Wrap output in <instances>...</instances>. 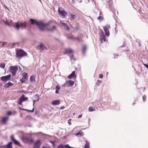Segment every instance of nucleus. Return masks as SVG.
<instances>
[{
  "mask_svg": "<svg viewBox=\"0 0 148 148\" xmlns=\"http://www.w3.org/2000/svg\"><path fill=\"white\" fill-rule=\"evenodd\" d=\"M74 84V82L71 80L66 81L65 83L66 87H69L73 86Z\"/></svg>",
  "mask_w": 148,
  "mask_h": 148,
  "instance_id": "6e6552de",
  "label": "nucleus"
},
{
  "mask_svg": "<svg viewBox=\"0 0 148 148\" xmlns=\"http://www.w3.org/2000/svg\"><path fill=\"white\" fill-rule=\"evenodd\" d=\"M58 13L63 18L67 16V13L64 9L60 8H58Z\"/></svg>",
  "mask_w": 148,
  "mask_h": 148,
  "instance_id": "39448f33",
  "label": "nucleus"
},
{
  "mask_svg": "<svg viewBox=\"0 0 148 148\" xmlns=\"http://www.w3.org/2000/svg\"><path fill=\"white\" fill-rule=\"evenodd\" d=\"M10 138L11 139V140H12V141H13L15 140L14 136H11Z\"/></svg>",
  "mask_w": 148,
  "mask_h": 148,
  "instance_id": "4c0bfd02",
  "label": "nucleus"
},
{
  "mask_svg": "<svg viewBox=\"0 0 148 148\" xmlns=\"http://www.w3.org/2000/svg\"><path fill=\"white\" fill-rule=\"evenodd\" d=\"M7 114L8 115H10L12 114V113L10 112H7Z\"/></svg>",
  "mask_w": 148,
  "mask_h": 148,
  "instance_id": "a18cd8bd",
  "label": "nucleus"
},
{
  "mask_svg": "<svg viewBox=\"0 0 148 148\" xmlns=\"http://www.w3.org/2000/svg\"><path fill=\"white\" fill-rule=\"evenodd\" d=\"M42 148H47V147H43Z\"/></svg>",
  "mask_w": 148,
  "mask_h": 148,
  "instance_id": "13d9d810",
  "label": "nucleus"
},
{
  "mask_svg": "<svg viewBox=\"0 0 148 148\" xmlns=\"http://www.w3.org/2000/svg\"><path fill=\"white\" fill-rule=\"evenodd\" d=\"M71 119H70L68 121V123L69 125H71Z\"/></svg>",
  "mask_w": 148,
  "mask_h": 148,
  "instance_id": "79ce46f5",
  "label": "nucleus"
},
{
  "mask_svg": "<svg viewBox=\"0 0 148 148\" xmlns=\"http://www.w3.org/2000/svg\"><path fill=\"white\" fill-rule=\"evenodd\" d=\"M99 77L100 78H102L103 77V75L101 74H100L99 75Z\"/></svg>",
  "mask_w": 148,
  "mask_h": 148,
  "instance_id": "49530a36",
  "label": "nucleus"
},
{
  "mask_svg": "<svg viewBox=\"0 0 148 148\" xmlns=\"http://www.w3.org/2000/svg\"><path fill=\"white\" fill-rule=\"evenodd\" d=\"M60 87L59 86V85H57L56 87L55 88V89L56 90H58L60 89Z\"/></svg>",
  "mask_w": 148,
  "mask_h": 148,
  "instance_id": "72a5a7b5",
  "label": "nucleus"
},
{
  "mask_svg": "<svg viewBox=\"0 0 148 148\" xmlns=\"http://www.w3.org/2000/svg\"><path fill=\"white\" fill-rule=\"evenodd\" d=\"M35 101H35V100H34V101H33V106H34V103H35Z\"/></svg>",
  "mask_w": 148,
  "mask_h": 148,
  "instance_id": "6e6d98bb",
  "label": "nucleus"
},
{
  "mask_svg": "<svg viewBox=\"0 0 148 148\" xmlns=\"http://www.w3.org/2000/svg\"><path fill=\"white\" fill-rule=\"evenodd\" d=\"M11 76V75L10 74L4 76H3L1 77V79L3 81H6L10 79Z\"/></svg>",
  "mask_w": 148,
  "mask_h": 148,
  "instance_id": "1a4fd4ad",
  "label": "nucleus"
},
{
  "mask_svg": "<svg viewBox=\"0 0 148 148\" xmlns=\"http://www.w3.org/2000/svg\"><path fill=\"white\" fill-rule=\"evenodd\" d=\"M50 142L52 144L53 146H55V142L54 141H50Z\"/></svg>",
  "mask_w": 148,
  "mask_h": 148,
  "instance_id": "37998d69",
  "label": "nucleus"
},
{
  "mask_svg": "<svg viewBox=\"0 0 148 148\" xmlns=\"http://www.w3.org/2000/svg\"><path fill=\"white\" fill-rule=\"evenodd\" d=\"M27 73H23L22 74L23 78L24 79H26L27 77Z\"/></svg>",
  "mask_w": 148,
  "mask_h": 148,
  "instance_id": "393cba45",
  "label": "nucleus"
},
{
  "mask_svg": "<svg viewBox=\"0 0 148 148\" xmlns=\"http://www.w3.org/2000/svg\"><path fill=\"white\" fill-rule=\"evenodd\" d=\"M103 28L106 35L107 36H108L109 35V29L110 28V25H107L105 26H103Z\"/></svg>",
  "mask_w": 148,
  "mask_h": 148,
  "instance_id": "0eeeda50",
  "label": "nucleus"
},
{
  "mask_svg": "<svg viewBox=\"0 0 148 148\" xmlns=\"http://www.w3.org/2000/svg\"><path fill=\"white\" fill-rule=\"evenodd\" d=\"M2 43L1 47H3L5 46L7 47V42H1Z\"/></svg>",
  "mask_w": 148,
  "mask_h": 148,
  "instance_id": "bb28decb",
  "label": "nucleus"
},
{
  "mask_svg": "<svg viewBox=\"0 0 148 148\" xmlns=\"http://www.w3.org/2000/svg\"><path fill=\"white\" fill-rule=\"evenodd\" d=\"M25 79H24L23 78L21 79H20V81L22 83H23V82H25Z\"/></svg>",
  "mask_w": 148,
  "mask_h": 148,
  "instance_id": "e433bc0d",
  "label": "nucleus"
},
{
  "mask_svg": "<svg viewBox=\"0 0 148 148\" xmlns=\"http://www.w3.org/2000/svg\"><path fill=\"white\" fill-rule=\"evenodd\" d=\"M86 49V46L85 45H83V48L82 50V52L83 54H85Z\"/></svg>",
  "mask_w": 148,
  "mask_h": 148,
  "instance_id": "a211bd4d",
  "label": "nucleus"
},
{
  "mask_svg": "<svg viewBox=\"0 0 148 148\" xmlns=\"http://www.w3.org/2000/svg\"><path fill=\"white\" fill-rule=\"evenodd\" d=\"M82 116V114H80L78 117V118H81Z\"/></svg>",
  "mask_w": 148,
  "mask_h": 148,
  "instance_id": "603ef678",
  "label": "nucleus"
},
{
  "mask_svg": "<svg viewBox=\"0 0 148 148\" xmlns=\"http://www.w3.org/2000/svg\"><path fill=\"white\" fill-rule=\"evenodd\" d=\"M58 93H59V92L58 91V90H56L55 91V93H56V94H58Z\"/></svg>",
  "mask_w": 148,
  "mask_h": 148,
  "instance_id": "5fc2aeb1",
  "label": "nucleus"
},
{
  "mask_svg": "<svg viewBox=\"0 0 148 148\" xmlns=\"http://www.w3.org/2000/svg\"><path fill=\"white\" fill-rule=\"evenodd\" d=\"M26 23L25 22L24 23L19 22H16L15 23L14 25V27L17 30H18L20 27L21 28L26 27Z\"/></svg>",
  "mask_w": 148,
  "mask_h": 148,
  "instance_id": "f03ea898",
  "label": "nucleus"
},
{
  "mask_svg": "<svg viewBox=\"0 0 148 148\" xmlns=\"http://www.w3.org/2000/svg\"><path fill=\"white\" fill-rule=\"evenodd\" d=\"M22 110H23L26 111H27L29 112H33L34 111V108H33V109L32 110H27V109H22Z\"/></svg>",
  "mask_w": 148,
  "mask_h": 148,
  "instance_id": "c756f323",
  "label": "nucleus"
},
{
  "mask_svg": "<svg viewBox=\"0 0 148 148\" xmlns=\"http://www.w3.org/2000/svg\"><path fill=\"white\" fill-rule=\"evenodd\" d=\"M101 31H102V32L103 33V31L102 30H101Z\"/></svg>",
  "mask_w": 148,
  "mask_h": 148,
  "instance_id": "bf43d9fd",
  "label": "nucleus"
},
{
  "mask_svg": "<svg viewBox=\"0 0 148 148\" xmlns=\"http://www.w3.org/2000/svg\"><path fill=\"white\" fill-rule=\"evenodd\" d=\"M30 21L31 22V25H36V26L41 31L43 30L44 28L49 25L48 23H45L41 21L38 22L36 20L32 18H30Z\"/></svg>",
  "mask_w": 148,
  "mask_h": 148,
  "instance_id": "f257e3e1",
  "label": "nucleus"
},
{
  "mask_svg": "<svg viewBox=\"0 0 148 148\" xmlns=\"http://www.w3.org/2000/svg\"><path fill=\"white\" fill-rule=\"evenodd\" d=\"M101 82V81H99V80H97V85L99 86Z\"/></svg>",
  "mask_w": 148,
  "mask_h": 148,
  "instance_id": "58836bf2",
  "label": "nucleus"
},
{
  "mask_svg": "<svg viewBox=\"0 0 148 148\" xmlns=\"http://www.w3.org/2000/svg\"><path fill=\"white\" fill-rule=\"evenodd\" d=\"M38 47L42 50H47V48L43 44L41 43Z\"/></svg>",
  "mask_w": 148,
  "mask_h": 148,
  "instance_id": "9b49d317",
  "label": "nucleus"
},
{
  "mask_svg": "<svg viewBox=\"0 0 148 148\" xmlns=\"http://www.w3.org/2000/svg\"><path fill=\"white\" fill-rule=\"evenodd\" d=\"M62 87H66V85L65 84V83H64L63 85L62 86Z\"/></svg>",
  "mask_w": 148,
  "mask_h": 148,
  "instance_id": "3c124183",
  "label": "nucleus"
},
{
  "mask_svg": "<svg viewBox=\"0 0 148 148\" xmlns=\"http://www.w3.org/2000/svg\"><path fill=\"white\" fill-rule=\"evenodd\" d=\"M60 103V101L59 100L53 101L52 102L51 104L53 105H58Z\"/></svg>",
  "mask_w": 148,
  "mask_h": 148,
  "instance_id": "4468645a",
  "label": "nucleus"
},
{
  "mask_svg": "<svg viewBox=\"0 0 148 148\" xmlns=\"http://www.w3.org/2000/svg\"><path fill=\"white\" fill-rule=\"evenodd\" d=\"M18 69V68L16 66H11L10 67V71L14 76L16 74Z\"/></svg>",
  "mask_w": 148,
  "mask_h": 148,
  "instance_id": "20e7f679",
  "label": "nucleus"
},
{
  "mask_svg": "<svg viewBox=\"0 0 148 148\" xmlns=\"http://www.w3.org/2000/svg\"><path fill=\"white\" fill-rule=\"evenodd\" d=\"M34 98L36 101H38L39 100V97L37 95H35L34 96Z\"/></svg>",
  "mask_w": 148,
  "mask_h": 148,
  "instance_id": "a878e982",
  "label": "nucleus"
},
{
  "mask_svg": "<svg viewBox=\"0 0 148 148\" xmlns=\"http://www.w3.org/2000/svg\"><path fill=\"white\" fill-rule=\"evenodd\" d=\"M12 142H10L7 145L6 147V148H12Z\"/></svg>",
  "mask_w": 148,
  "mask_h": 148,
  "instance_id": "5701e85b",
  "label": "nucleus"
},
{
  "mask_svg": "<svg viewBox=\"0 0 148 148\" xmlns=\"http://www.w3.org/2000/svg\"><path fill=\"white\" fill-rule=\"evenodd\" d=\"M143 100L144 101H145V96H143Z\"/></svg>",
  "mask_w": 148,
  "mask_h": 148,
  "instance_id": "8fccbe9b",
  "label": "nucleus"
},
{
  "mask_svg": "<svg viewBox=\"0 0 148 148\" xmlns=\"http://www.w3.org/2000/svg\"><path fill=\"white\" fill-rule=\"evenodd\" d=\"M35 77L34 75H32L30 78V80L32 82H34L35 81Z\"/></svg>",
  "mask_w": 148,
  "mask_h": 148,
  "instance_id": "aec40b11",
  "label": "nucleus"
},
{
  "mask_svg": "<svg viewBox=\"0 0 148 148\" xmlns=\"http://www.w3.org/2000/svg\"><path fill=\"white\" fill-rule=\"evenodd\" d=\"M88 110L89 111L92 112L95 110V109H93L92 107H90L88 108Z\"/></svg>",
  "mask_w": 148,
  "mask_h": 148,
  "instance_id": "2f4dec72",
  "label": "nucleus"
},
{
  "mask_svg": "<svg viewBox=\"0 0 148 148\" xmlns=\"http://www.w3.org/2000/svg\"><path fill=\"white\" fill-rule=\"evenodd\" d=\"M64 108H65L64 107L62 106L61 107V108H60V109L61 110H62V109H64Z\"/></svg>",
  "mask_w": 148,
  "mask_h": 148,
  "instance_id": "864d4df0",
  "label": "nucleus"
},
{
  "mask_svg": "<svg viewBox=\"0 0 148 148\" xmlns=\"http://www.w3.org/2000/svg\"><path fill=\"white\" fill-rule=\"evenodd\" d=\"M70 59L71 60H75L74 58V57L73 55H72L70 57Z\"/></svg>",
  "mask_w": 148,
  "mask_h": 148,
  "instance_id": "ea45409f",
  "label": "nucleus"
},
{
  "mask_svg": "<svg viewBox=\"0 0 148 148\" xmlns=\"http://www.w3.org/2000/svg\"><path fill=\"white\" fill-rule=\"evenodd\" d=\"M73 52V50L70 49H66L65 51V53H72Z\"/></svg>",
  "mask_w": 148,
  "mask_h": 148,
  "instance_id": "6ab92c4d",
  "label": "nucleus"
},
{
  "mask_svg": "<svg viewBox=\"0 0 148 148\" xmlns=\"http://www.w3.org/2000/svg\"><path fill=\"white\" fill-rule=\"evenodd\" d=\"M13 142H14V143L16 145H20L19 142L18 141L16 140L15 139Z\"/></svg>",
  "mask_w": 148,
  "mask_h": 148,
  "instance_id": "7c9ffc66",
  "label": "nucleus"
},
{
  "mask_svg": "<svg viewBox=\"0 0 148 148\" xmlns=\"http://www.w3.org/2000/svg\"><path fill=\"white\" fill-rule=\"evenodd\" d=\"M28 99V97H24V95H23L19 98V100H21L23 102L27 100Z\"/></svg>",
  "mask_w": 148,
  "mask_h": 148,
  "instance_id": "dca6fc26",
  "label": "nucleus"
},
{
  "mask_svg": "<svg viewBox=\"0 0 148 148\" xmlns=\"http://www.w3.org/2000/svg\"><path fill=\"white\" fill-rule=\"evenodd\" d=\"M144 65L147 68V69H148V64H144Z\"/></svg>",
  "mask_w": 148,
  "mask_h": 148,
  "instance_id": "de8ad7c7",
  "label": "nucleus"
},
{
  "mask_svg": "<svg viewBox=\"0 0 148 148\" xmlns=\"http://www.w3.org/2000/svg\"><path fill=\"white\" fill-rule=\"evenodd\" d=\"M63 26H64L65 29H66L67 30H68L69 29L68 26L66 24L64 25H63Z\"/></svg>",
  "mask_w": 148,
  "mask_h": 148,
  "instance_id": "473e14b6",
  "label": "nucleus"
},
{
  "mask_svg": "<svg viewBox=\"0 0 148 148\" xmlns=\"http://www.w3.org/2000/svg\"><path fill=\"white\" fill-rule=\"evenodd\" d=\"M68 38L69 39H77L79 42L81 41H82L81 39L80 38H75L73 36H69L68 37Z\"/></svg>",
  "mask_w": 148,
  "mask_h": 148,
  "instance_id": "2eb2a0df",
  "label": "nucleus"
},
{
  "mask_svg": "<svg viewBox=\"0 0 148 148\" xmlns=\"http://www.w3.org/2000/svg\"><path fill=\"white\" fill-rule=\"evenodd\" d=\"M8 119V118L7 117H5L2 119V122L3 123H5Z\"/></svg>",
  "mask_w": 148,
  "mask_h": 148,
  "instance_id": "412c9836",
  "label": "nucleus"
},
{
  "mask_svg": "<svg viewBox=\"0 0 148 148\" xmlns=\"http://www.w3.org/2000/svg\"><path fill=\"white\" fill-rule=\"evenodd\" d=\"M22 139L23 141L25 143H31L33 142V140L30 137L23 136L22 137Z\"/></svg>",
  "mask_w": 148,
  "mask_h": 148,
  "instance_id": "423d86ee",
  "label": "nucleus"
},
{
  "mask_svg": "<svg viewBox=\"0 0 148 148\" xmlns=\"http://www.w3.org/2000/svg\"><path fill=\"white\" fill-rule=\"evenodd\" d=\"M76 75L75 71L72 72V73L68 76V77L70 79H72L73 78H75Z\"/></svg>",
  "mask_w": 148,
  "mask_h": 148,
  "instance_id": "f8f14e48",
  "label": "nucleus"
},
{
  "mask_svg": "<svg viewBox=\"0 0 148 148\" xmlns=\"http://www.w3.org/2000/svg\"><path fill=\"white\" fill-rule=\"evenodd\" d=\"M12 21H11L10 22V23H8V22H5V23L7 25H12Z\"/></svg>",
  "mask_w": 148,
  "mask_h": 148,
  "instance_id": "f704fd0d",
  "label": "nucleus"
},
{
  "mask_svg": "<svg viewBox=\"0 0 148 148\" xmlns=\"http://www.w3.org/2000/svg\"><path fill=\"white\" fill-rule=\"evenodd\" d=\"M89 147L88 145H85L84 147V148H89Z\"/></svg>",
  "mask_w": 148,
  "mask_h": 148,
  "instance_id": "09e8293b",
  "label": "nucleus"
},
{
  "mask_svg": "<svg viewBox=\"0 0 148 148\" xmlns=\"http://www.w3.org/2000/svg\"><path fill=\"white\" fill-rule=\"evenodd\" d=\"M5 64L4 63H0V68L4 69L5 67Z\"/></svg>",
  "mask_w": 148,
  "mask_h": 148,
  "instance_id": "c85d7f7f",
  "label": "nucleus"
},
{
  "mask_svg": "<svg viewBox=\"0 0 148 148\" xmlns=\"http://www.w3.org/2000/svg\"><path fill=\"white\" fill-rule=\"evenodd\" d=\"M106 38L105 36L103 35V36L102 37H101L100 38V40L101 42L103 43V42H105V41H106V38Z\"/></svg>",
  "mask_w": 148,
  "mask_h": 148,
  "instance_id": "f3484780",
  "label": "nucleus"
},
{
  "mask_svg": "<svg viewBox=\"0 0 148 148\" xmlns=\"http://www.w3.org/2000/svg\"><path fill=\"white\" fill-rule=\"evenodd\" d=\"M79 135H80L81 136H83L84 134L83 132L79 131L78 133L76 134V135L77 136Z\"/></svg>",
  "mask_w": 148,
  "mask_h": 148,
  "instance_id": "cd10ccee",
  "label": "nucleus"
},
{
  "mask_svg": "<svg viewBox=\"0 0 148 148\" xmlns=\"http://www.w3.org/2000/svg\"><path fill=\"white\" fill-rule=\"evenodd\" d=\"M60 24L62 26L64 25L65 24V23H63L62 21H60Z\"/></svg>",
  "mask_w": 148,
  "mask_h": 148,
  "instance_id": "a19ab883",
  "label": "nucleus"
},
{
  "mask_svg": "<svg viewBox=\"0 0 148 148\" xmlns=\"http://www.w3.org/2000/svg\"><path fill=\"white\" fill-rule=\"evenodd\" d=\"M6 87L7 88H8L11 86L13 85V84L11 82H9L7 84H5Z\"/></svg>",
  "mask_w": 148,
  "mask_h": 148,
  "instance_id": "b1692460",
  "label": "nucleus"
},
{
  "mask_svg": "<svg viewBox=\"0 0 148 148\" xmlns=\"http://www.w3.org/2000/svg\"><path fill=\"white\" fill-rule=\"evenodd\" d=\"M5 147V146H2L1 147Z\"/></svg>",
  "mask_w": 148,
  "mask_h": 148,
  "instance_id": "4d7b16f0",
  "label": "nucleus"
},
{
  "mask_svg": "<svg viewBox=\"0 0 148 148\" xmlns=\"http://www.w3.org/2000/svg\"><path fill=\"white\" fill-rule=\"evenodd\" d=\"M40 141L38 140L34 143L33 148H40Z\"/></svg>",
  "mask_w": 148,
  "mask_h": 148,
  "instance_id": "9d476101",
  "label": "nucleus"
},
{
  "mask_svg": "<svg viewBox=\"0 0 148 148\" xmlns=\"http://www.w3.org/2000/svg\"><path fill=\"white\" fill-rule=\"evenodd\" d=\"M16 57L18 58H19L20 57H23L24 56H26L27 53L23 50L21 49H17L16 50Z\"/></svg>",
  "mask_w": 148,
  "mask_h": 148,
  "instance_id": "7ed1b4c3",
  "label": "nucleus"
},
{
  "mask_svg": "<svg viewBox=\"0 0 148 148\" xmlns=\"http://www.w3.org/2000/svg\"><path fill=\"white\" fill-rule=\"evenodd\" d=\"M56 29V27L55 26H53L52 27L48 29V30L49 31L52 32L54 31Z\"/></svg>",
  "mask_w": 148,
  "mask_h": 148,
  "instance_id": "4be33fe9",
  "label": "nucleus"
},
{
  "mask_svg": "<svg viewBox=\"0 0 148 148\" xmlns=\"http://www.w3.org/2000/svg\"><path fill=\"white\" fill-rule=\"evenodd\" d=\"M19 101L18 102V104L20 105H21L22 104V102H23L22 101H21V100H19Z\"/></svg>",
  "mask_w": 148,
  "mask_h": 148,
  "instance_id": "c03bdc74",
  "label": "nucleus"
},
{
  "mask_svg": "<svg viewBox=\"0 0 148 148\" xmlns=\"http://www.w3.org/2000/svg\"><path fill=\"white\" fill-rule=\"evenodd\" d=\"M69 16L70 19L71 20H74L76 18V15L75 14H71Z\"/></svg>",
  "mask_w": 148,
  "mask_h": 148,
  "instance_id": "ddd939ff",
  "label": "nucleus"
},
{
  "mask_svg": "<svg viewBox=\"0 0 148 148\" xmlns=\"http://www.w3.org/2000/svg\"><path fill=\"white\" fill-rule=\"evenodd\" d=\"M103 17L102 16H99V17H98L97 18V19L99 20H102L103 19Z\"/></svg>",
  "mask_w": 148,
  "mask_h": 148,
  "instance_id": "c9c22d12",
  "label": "nucleus"
}]
</instances>
